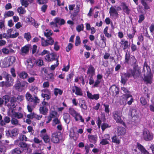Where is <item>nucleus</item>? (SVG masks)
<instances>
[{
    "mask_svg": "<svg viewBox=\"0 0 154 154\" xmlns=\"http://www.w3.org/2000/svg\"><path fill=\"white\" fill-rule=\"evenodd\" d=\"M62 134H58L57 133L54 132L52 134L51 136V140L54 143H59L60 140L63 141L64 140V138H61Z\"/></svg>",
    "mask_w": 154,
    "mask_h": 154,
    "instance_id": "9d476101",
    "label": "nucleus"
},
{
    "mask_svg": "<svg viewBox=\"0 0 154 154\" xmlns=\"http://www.w3.org/2000/svg\"><path fill=\"white\" fill-rule=\"evenodd\" d=\"M88 138L89 141L91 143H95L97 139V137L96 135H88Z\"/></svg>",
    "mask_w": 154,
    "mask_h": 154,
    "instance_id": "b1692460",
    "label": "nucleus"
},
{
    "mask_svg": "<svg viewBox=\"0 0 154 154\" xmlns=\"http://www.w3.org/2000/svg\"><path fill=\"white\" fill-rule=\"evenodd\" d=\"M27 83L25 81L20 82L18 81L15 85L14 87L16 90H17L21 92L24 90L25 86H27Z\"/></svg>",
    "mask_w": 154,
    "mask_h": 154,
    "instance_id": "6e6552de",
    "label": "nucleus"
},
{
    "mask_svg": "<svg viewBox=\"0 0 154 154\" xmlns=\"http://www.w3.org/2000/svg\"><path fill=\"white\" fill-rule=\"evenodd\" d=\"M17 11L20 14H23L25 13V9L22 7H18L17 9Z\"/></svg>",
    "mask_w": 154,
    "mask_h": 154,
    "instance_id": "603ef678",
    "label": "nucleus"
},
{
    "mask_svg": "<svg viewBox=\"0 0 154 154\" xmlns=\"http://www.w3.org/2000/svg\"><path fill=\"white\" fill-rule=\"evenodd\" d=\"M25 97L27 101L30 102H33L35 105L38 103L40 99L37 96H32L29 92H27L25 94Z\"/></svg>",
    "mask_w": 154,
    "mask_h": 154,
    "instance_id": "39448f33",
    "label": "nucleus"
},
{
    "mask_svg": "<svg viewBox=\"0 0 154 154\" xmlns=\"http://www.w3.org/2000/svg\"><path fill=\"white\" fill-rule=\"evenodd\" d=\"M22 152L19 148H16L13 149L11 152L12 154H20Z\"/></svg>",
    "mask_w": 154,
    "mask_h": 154,
    "instance_id": "3c124183",
    "label": "nucleus"
},
{
    "mask_svg": "<svg viewBox=\"0 0 154 154\" xmlns=\"http://www.w3.org/2000/svg\"><path fill=\"white\" fill-rule=\"evenodd\" d=\"M48 106H50V104L44 101L42 102L39 104L40 113L44 115H47L48 111Z\"/></svg>",
    "mask_w": 154,
    "mask_h": 154,
    "instance_id": "7ed1b4c3",
    "label": "nucleus"
},
{
    "mask_svg": "<svg viewBox=\"0 0 154 154\" xmlns=\"http://www.w3.org/2000/svg\"><path fill=\"white\" fill-rule=\"evenodd\" d=\"M143 137L146 141H149L152 140L153 138V134L151 133L147 129H144L143 132Z\"/></svg>",
    "mask_w": 154,
    "mask_h": 154,
    "instance_id": "0eeeda50",
    "label": "nucleus"
},
{
    "mask_svg": "<svg viewBox=\"0 0 154 154\" xmlns=\"http://www.w3.org/2000/svg\"><path fill=\"white\" fill-rule=\"evenodd\" d=\"M121 45L123 46V49L125 50L129 47V45L127 41L122 40L121 41Z\"/></svg>",
    "mask_w": 154,
    "mask_h": 154,
    "instance_id": "2f4dec72",
    "label": "nucleus"
},
{
    "mask_svg": "<svg viewBox=\"0 0 154 154\" xmlns=\"http://www.w3.org/2000/svg\"><path fill=\"white\" fill-rule=\"evenodd\" d=\"M103 58L105 60H108L109 59L112 60H114V57L111 56V54L107 52H105L103 56Z\"/></svg>",
    "mask_w": 154,
    "mask_h": 154,
    "instance_id": "7c9ffc66",
    "label": "nucleus"
},
{
    "mask_svg": "<svg viewBox=\"0 0 154 154\" xmlns=\"http://www.w3.org/2000/svg\"><path fill=\"white\" fill-rule=\"evenodd\" d=\"M87 96L88 98L92 100H98L100 97V95L99 94H95L92 95L89 91H87Z\"/></svg>",
    "mask_w": 154,
    "mask_h": 154,
    "instance_id": "412c9836",
    "label": "nucleus"
},
{
    "mask_svg": "<svg viewBox=\"0 0 154 154\" xmlns=\"http://www.w3.org/2000/svg\"><path fill=\"white\" fill-rule=\"evenodd\" d=\"M79 105L82 109L85 110L87 109V106L86 105L85 100H80L79 102Z\"/></svg>",
    "mask_w": 154,
    "mask_h": 154,
    "instance_id": "c85d7f7f",
    "label": "nucleus"
},
{
    "mask_svg": "<svg viewBox=\"0 0 154 154\" xmlns=\"http://www.w3.org/2000/svg\"><path fill=\"white\" fill-rule=\"evenodd\" d=\"M11 121V120L9 117L5 116L3 120L0 122V125L2 126H3L6 124L8 123Z\"/></svg>",
    "mask_w": 154,
    "mask_h": 154,
    "instance_id": "cd10ccee",
    "label": "nucleus"
},
{
    "mask_svg": "<svg viewBox=\"0 0 154 154\" xmlns=\"http://www.w3.org/2000/svg\"><path fill=\"white\" fill-rule=\"evenodd\" d=\"M116 6L115 7H111L110 8L109 13L111 16H117L118 13L116 10L115 9Z\"/></svg>",
    "mask_w": 154,
    "mask_h": 154,
    "instance_id": "393cba45",
    "label": "nucleus"
},
{
    "mask_svg": "<svg viewBox=\"0 0 154 154\" xmlns=\"http://www.w3.org/2000/svg\"><path fill=\"white\" fill-rule=\"evenodd\" d=\"M53 125L55 126L57 124H59L60 123V121L59 120L58 118H55L53 120Z\"/></svg>",
    "mask_w": 154,
    "mask_h": 154,
    "instance_id": "69168bd1",
    "label": "nucleus"
},
{
    "mask_svg": "<svg viewBox=\"0 0 154 154\" xmlns=\"http://www.w3.org/2000/svg\"><path fill=\"white\" fill-rule=\"evenodd\" d=\"M27 73L24 71L20 72L19 74V76L20 78L26 79L28 76Z\"/></svg>",
    "mask_w": 154,
    "mask_h": 154,
    "instance_id": "09e8293b",
    "label": "nucleus"
},
{
    "mask_svg": "<svg viewBox=\"0 0 154 154\" xmlns=\"http://www.w3.org/2000/svg\"><path fill=\"white\" fill-rule=\"evenodd\" d=\"M63 119L67 124H69L70 122V116L68 113H65L63 114Z\"/></svg>",
    "mask_w": 154,
    "mask_h": 154,
    "instance_id": "c756f323",
    "label": "nucleus"
},
{
    "mask_svg": "<svg viewBox=\"0 0 154 154\" xmlns=\"http://www.w3.org/2000/svg\"><path fill=\"white\" fill-rule=\"evenodd\" d=\"M26 64L27 66V67L29 68H31L33 66V63L32 62V60L31 59H28L27 60L26 63Z\"/></svg>",
    "mask_w": 154,
    "mask_h": 154,
    "instance_id": "37998d69",
    "label": "nucleus"
},
{
    "mask_svg": "<svg viewBox=\"0 0 154 154\" xmlns=\"http://www.w3.org/2000/svg\"><path fill=\"white\" fill-rule=\"evenodd\" d=\"M41 44L42 46L46 47L48 46V40H45L43 38H41Z\"/></svg>",
    "mask_w": 154,
    "mask_h": 154,
    "instance_id": "4d7b16f0",
    "label": "nucleus"
},
{
    "mask_svg": "<svg viewBox=\"0 0 154 154\" xmlns=\"http://www.w3.org/2000/svg\"><path fill=\"white\" fill-rule=\"evenodd\" d=\"M72 92L78 96H82L83 94L81 88L76 86L72 87Z\"/></svg>",
    "mask_w": 154,
    "mask_h": 154,
    "instance_id": "2eb2a0df",
    "label": "nucleus"
},
{
    "mask_svg": "<svg viewBox=\"0 0 154 154\" xmlns=\"http://www.w3.org/2000/svg\"><path fill=\"white\" fill-rule=\"evenodd\" d=\"M122 9L124 12L127 14H129L130 13V9L128 8V7L126 5L125 3L123 2L122 3Z\"/></svg>",
    "mask_w": 154,
    "mask_h": 154,
    "instance_id": "72a5a7b5",
    "label": "nucleus"
},
{
    "mask_svg": "<svg viewBox=\"0 0 154 154\" xmlns=\"http://www.w3.org/2000/svg\"><path fill=\"white\" fill-rule=\"evenodd\" d=\"M49 94H47L42 93L41 96L44 98L43 101L45 100H48L50 99V97L49 95Z\"/></svg>",
    "mask_w": 154,
    "mask_h": 154,
    "instance_id": "6e6d98bb",
    "label": "nucleus"
},
{
    "mask_svg": "<svg viewBox=\"0 0 154 154\" xmlns=\"http://www.w3.org/2000/svg\"><path fill=\"white\" fill-rule=\"evenodd\" d=\"M35 63L37 66L39 67H41L44 65L43 61L41 59L37 60L35 61Z\"/></svg>",
    "mask_w": 154,
    "mask_h": 154,
    "instance_id": "c03bdc74",
    "label": "nucleus"
},
{
    "mask_svg": "<svg viewBox=\"0 0 154 154\" xmlns=\"http://www.w3.org/2000/svg\"><path fill=\"white\" fill-rule=\"evenodd\" d=\"M2 52L5 54H8L10 52H13L14 50L11 49H8L6 48H4L2 49Z\"/></svg>",
    "mask_w": 154,
    "mask_h": 154,
    "instance_id": "a18cd8bd",
    "label": "nucleus"
},
{
    "mask_svg": "<svg viewBox=\"0 0 154 154\" xmlns=\"http://www.w3.org/2000/svg\"><path fill=\"white\" fill-rule=\"evenodd\" d=\"M0 66L2 68L8 67L10 66L6 57L3 60H2L0 63Z\"/></svg>",
    "mask_w": 154,
    "mask_h": 154,
    "instance_id": "5701e85b",
    "label": "nucleus"
},
{
    "mask_svg": "<svg viewBox=\"0 0 154 154\" xmlns=\"http://www.w3.org/2000/svg\"><path fill=\"white\" fill-rule=\"evenodd\" d=\"M80 43L81 41L80 37L79 36H76L75 43V46H78L80 44Z\"/></svg>",
    "mask_w": 154,
    "mask_h": 154,
    "instance_id": "774afa93",
    "label": "nucleus"
},
{
    "mask_svg": "<svg viewBox=\"0 0 154 154\" xmlns=\"http://www.w3.org/2000/svg\"><path fill=\"white\" fill-rule=\"evenodd\" d=\"M133 152L134 154H141L140 149L138 148V145H137V148L134 149L133 150Z\"/></svg>",
    "mask_w": 154,
    "mask_h": 154,
    "instance_id": "680f3d73",
    "label": "nucleus"
},
{
    "mask_svg": "<svg viewBox=\"0 0 154 154\" xmlns=\"http://www.w3.org/2000/svg\"><path fill=\"white\" fill-rule=\"evenodd\" d=\"M117 133L118 136L124 135L125 133V129L124 128L118 127L117 129Z\"/></svg>",
    "mask_w": 154,
    "mask_h": 154,
    "instance_id": "473e14b6",
    "label": "nucleus"
},
{
    "mask_svg": "<svg viewBox=\"0 0 154 154\" xmlns=\"http://www.w3.org/2000/svg\"><path fill=\"white\" fill-rule=\"evenodd\" d=\"M123 97L120 101V103L121 104L125 105L127 104L130 105L133 101V99L132 96L129 94H125L123 95Z\"/></svg>",
    "mask_w": 154,
    "mask_h": 154,
    "instance_id": "20e7f679",
    "label": "nucleus"
},
{
    "mask_svg": "<svg viewBox=\"0 0 154 154\" xmlns=\"http://www.w3.org/2000/svg\"><path fill=\"white\" fill-rule=\"evenodd\" d=\"M24 37L28 41L30 40L31 38V35L30 33L29 32H27L25 33Z\"/></svg>",
    "mask_w": 154,
    "mask_h": 154,
    "instance_id": "0e129e2a",
    "label": "nucleus"
},
{
    "mask_svg": "<svg viewBox=\"0 0 154 154\" xmlns=\"http://www.w3.org/2000/svg\"><path fill=\"white\" fill-rule=\"evenodd\" d=\"M22 6L27 7L29 5V0H20Z\"/></svg>",
    "mask_w": 154,
    "mask_h": 154,
    "instance_id": "de8ad7c7",
    "label": "nucleus"
},
{
    "mask_svg": "<svg viewBox=\"0 0 154 154\" xmlns=\"http://www.w3.org/2000/svg\"><path fill=\"white\" fill-rule=\"evenodd\" d=\"M18 134V129L17 128H14L11 130H8L6 134L8 136H9L12 138H14L17 136Z\"/></svg>",
    "mask_w": 154,
    "mask_h": 154,
    "instance_id": "f3484780",
    "label": "nucleus"
},
{
    "mask_svg": "<svg viewBox=\"0 0 154 154\" xmlns=\"http://www.w3.org/2000/svg\"><path fill=\"white\" fill-rule=\"evenodd\" d=\"M45 35L48 38L51 36L53 34L52 31L50 29H46L44 32Z\"/></svg>",
    "mask_w": 154,
    "mask_h": 154,
    "instance_id": "a19ab883",
    "label": "nucleus"
},
{
    "mask_svg": "<svg viewBox=\"0 0 154 154\" xmlns=\"http://www.w3.org/2000/svg\"><path fill=\"white\" fill-rule=\"evenodd\" d=\"M110 127V126H109L107 124L105 123H103L101 126V128L103 131H104L106 128Z\"/></svg>",
    "mask_w": 154,
    "mask_h": 154,
    "instance_id": "338daca9",
    "label": "nucleus"
},
{
    "mask_svg": "<svg viewBox=\"0 0 154 154\" xmlns=\"http://www.w3.org/2000/svg\"><path fill=\"white\" fill-rule=\"evenodd\" d=\"M45 143H48L50 142V138L48 134L45 135H42L41 137Z\"/></svg>",
    "mask_w": 154,
    "mask_h": 154,
    "instance_id": "49530a36",
    "label": "nucleus"
},
{
    "mask_svg": "<svg viewBox=\"0 0 154 154\" xmlns=\"http://www.w3.org/2000/svg\"><path fill=\"white\" fill-rule=\"evenodd\" d=\"M129 114L131 115L132 118L134 120H136L138 118V113L135 109H130L129 111Z\"/></svg>",
    "mask_w": 154,
    "mask_h": 154,
    "instance_id": "6ab92c4d",
    "label": "nucleus"
},
{
    "mask_svg": "<svg viewBox=\"0 0 154 154\" xmlns=\"http://www.w3.org/2000/svg\"><path fill=\"white\" fill-rule=\"evenodd\" d=\"M59 56L56 54L53 53H49L45 58V59L48 62L54 60L57 61L58 60Z\"/></svg>",
    "mask_w": 154,
    "mask_h": 154,
    "instance_id": "ddd939ff",
    "label": "nucleus"
},
{
    "mask_svg": "<svg viewBox=\"0 0 154 154\" xmlns=\"http://www.w3.org/2000/svg\"><path fill=\"white\" fill-rule=\"evenodd\" d=\"M100 140V143L102 145L109 144L110 140V137L109 134H105L102 137H99Z\"/></svg>",
    "mask_w": 154,
    "mask_h": 154,
    "instance_id": "9b49d317",
    "label": "nucleus"
},
{
    "mask_svg": "<svg viewBox=\"0 0 154 154\" xmlns=\"http://www.w3.org/2000/svg\"><path fill=\"white\" fill-rule=\"evenodd\" d=\"M87 74L88 77L93 76L95 74V69L91 65L88 66L87 71Z\"/></svg>",
    "mask_w": 154,
    "mask_h": 154,
    "instance_id": "aec40b11",
    "label": "nucleus"
},
{
    "mask_svg": "<svg viewBox=\"0 0 154 154\" xmlns=\"http://www.w3.org/2000/svg\"><path fill=\"white\" fill-rule=\"evenodd\" d=\"M15 97H12L11 98L9 102L6 105L9 109V113H13L17 105Z\"/></svg>",
    "mask_w": 154,
    "mask_h": 154,
    "instance_id": "423d86ee",
    "label": "nucleus"
},
{
    "mask_svg": "<svg viewBox=\"0 0 154 154\" xmlns=\"http://www.w3.org/2000/svg\"><path fill=\"white\" fill-rule=\"evenodd\" d=\"M130 72L131 74V76H133L134 79L141 76L140 69L138 66L134 67L133 70H131Z\"/></svg>",
    "mask_w": 154,
    "mask_h": 154,
    "instance_id": "1a4fd4ad",
    "label": "nucleus"
},
{
    "mask_svg": "<svg viewBox=\"0 0 154 154\" xmlns=\"http://www.w3.org/2000/svg\"><path fill=\"white\" fill-rule=\"evenodd\" d=\"M131 77V74L130 72H127L123 74L121 76V83L124 84H125L128 79Z\"/></svg>",
    "mask_w": 154,
    "mask_h": 154,
    "instance_id": "4468645a",
    "label": "nucleus"
},
{
    "mask_svg": "<svg viewBox=\"0 0 154 154\" xmlns=\"http://www.w3.org/2000/svg\"><path fill=\"white\" fill-rule=\"evenodd\" d=\"M24 98V95H18L17 97H15V99H16V102L17 100L18 101H22Z\"/></svg>",
    "mask_w": 154,
    "mask_h": 154,
    "instance_id": "052dcab7",
    "label": "nucleus"
},
{
    "mask_svg": "<svg viewBox=\"0 0 154 154\" xmlns=\"http://www.w3.org/2000/svg\"><path fill=\"white\" fill-rule=\"evenodd\" d=\"M130 54L129 52L127 51L126 52L125 54V62L127 63H128L129 60L130 59Z\"/></svg>",
    "mask_w": 154,
    "mask_h": 154,
    "instance_id": "13d9d810",
    "label": "nucleus"
},
{
    "mask_svg": "<svg viewBox=\"0 0 154 154\" xmlns=\"http://www.w3.org/2000/svg\"><path fill=\"white\" fill-rule=\"evenodd\" d=\"M11 113L12 114L13 117L18 119H21L23 117V114L19 112H15L14 111L13 113Z\"/></svg>",
    "mask_w": 154,
    "mask_h": 154,
    "instance_id": "a878e982",
    "label": "nucleus"
},
{
    "mask_svg": "<svg viewBox=\"0 0 154 154\" xmlns=\"http://www.w3.org/2000/svg\"><path fill=\"white\" fill-rule=\"evenodd\" d=\"M109 91L113 96L116 95L119 93V88L115 85H113L110 87Z\"/></svg>",
    "mask_w": 154,
    "mask_h": 154,
    "instance_id": "a211bd4d",
    "label": "nucleus"
},
{
    "mask_svg": "<svg viewBox=\"0 0 154 154\" xmlns=\"http://www.w3.org/2000/svg\"><path fill=\"white\" fill-rule=\"evenodd\" d=\"M11 122L12 125L16 126L19 125V121L18 119L13 117H12Z\"/></svg>",
    "mask_w": 154,
    "mask_h": 154,
    "instance_id": "ea45409f",
    "label": "nucleus"
},
{
    "mask_svg": "<svg viewBox=\"0 0 154 154\" xmlns=\"http://www.w3.org/2000/svg\"><path fill=\"white\" fill-rule=\"evenodd\" d=\"M54 22L59 25H63L65 23V21L64 19L59 17L56 18L54 19Z\"/></svg>",
    "mask_w": 154,
    "mask_h": 154,
    "instance_id": "f704fd0d",
    "label": "nucleus"
},
{
    "mask_svg": "<svg viewBox=\"0 0 154 154\" xmlns=\"http://www.w3.org/2000/svg\"><path fill=\"white\" fill-rule=\"evenodd\" d=\"M3 99L5 100V104L6 105L9 102L10 100V96L8 95H5L2 97Z\"/></svg>",
    "mask_w": 154,
    "mask_h": 154,
    "instance_id": "8fccbe9b",
    "label": "nucleus"
},
{
    "mask_svg": "<svg viewBox=\"0 0 154 154\" xmlns=\"http://www.w3.org/2000/svg\"><path fill=\"white\" fill-rule=\"evenodd\" d=\"M138 147L139 149H140L141 153H142L143 154H149V152L141 145L140 144H138Z\"/></svg>",
    "mask_w": 154,
    "mask_h": 154,
    "instance_id": "e433bc0d",
    "label": "nucleus"
},
{
    "mask_svg": "<svg viewBox=\"0 0 154 154\" xmlns=\"http://www.w3.org/2000/svg\"><path fill=\"white\" fill-rule=\"evenodd\" d=\"M6 58L10 66L12 65L15 62L16 60L15 57L13 56H11L6 57Z\"/></svg>",
    "mask_w": 154,
    "mask_h": 154,
    "instance_id": "bb28decb",
    "label": "nucleus"
},
{
    "mask_svg": "<svg viewBox=\"0 0 154 154\" xmlns=\"http://www.w3.org/2000/svg\"><path fill=\"white\" fill-rule=\"evenodd\" d=\"M5 27V21L4 20H0V29H4Z\"/></svg>",
    "mask_w": 154,
    "mask_h": 154,
    "instance_id": "bf43d9fd",
    "label": "nucleus"
},
{
    "mask_svg": "<svg viewBox=\"0 0 154 154\" xmlns=\"http://www.w3.org/2000/svg\"><path fill=\"white\" fill-rule=\"evenodd\" d=\"M84 29V25L82 24L78 25L76 27V29L78 32L83 31Z\"/></svg>",
    "mask_w": 154,
    "mask_h": 154,
    "instance_id": "5fc2aeb1",
    "label": "nucleus"
},
{
    "mask_svg": "<svg viewBox=\"0 0 154 154\" xmlns=\"http://www.w3.org/2000/svg\"><path fill=\"white\" fill-rule=\"evenodd\" d=\"M63 93V91L60 89L58 88H55L54 89V94L56 96H57L58 94L61 95Z\"/></svg>",
    "mask_w": 154,
    "mask_h": 154,
    "instance_id": "79ce46f5",
    "label": "nucleus"
},
{
    "mask_svg": "<svg viewBox=\"0 0 154 154\" xmlns=\"http://www.w3.org/2000/svg\"><path fill=\"white\" fill-rule=\"evenodd\" d=\"M112 142L119 144L120 143V140L116 136H113L112 138Z\"/></svg>",
    "mask_w": 154,
    "mask_h": 154,
    "instance_id": "864d4df0",
    "label": "nucleus"
},
{
    "mask_svg": "<svg viewBox=\"0 0 154 154\" xmlns=\"http://www.w3.org/2000/svg\"><path fill=\"white\" fill-rule=\"evenodd\" d=\"M48 46L49 45H53L54 43V41L53 38L51 37H49L47 39Z\"/></svg>",
    "mask_w": 154,
    "mask_h": 154,
    "instance_id": "e2e57ef3",
    "label": "nucleus"
},
{
    "mask_svg": "<svg viewBox=\"0 0 154 154\" xmlns=\"http://www.w3.org/2000/svg\"><path fill=\"white\" fill-rule=\"evenodd\" d=\"M29 46L28 45H25L21 48V52L22 54H26L29 51Z\"/></svg>",
    "mask_w": 154,
    "mask_h": 154,
    "instance_id": "4c0bfd02",
    "label": "nucleus"
},
{
    "mask_svg": "<svg viewBox=\"0 0 154 154\" xmlns=\"http://www.w3.org/2000/svg\"><path fill=\"white\" fill-rule=\"evenodd\" d=\"M6 80V86L9 87L12 86L13 84L14 79L11 77L10 75L7 74L5 78Z\"/></svg>",
    "mask_w": 154,
    "mask_h": 154,
    "instance_id": "dca6fc26",
    "label": "nucleus"
},
{
    "mask_svg": "<svg viewBox=\"0 0 154 154\" xmlns=\"http://www.w3.org/2000/svg\"><path fill=\"white\" fill-rule=\"evenodd\" d=\"M57 113L54 110H50L49 115L48 116L51 119L53 118H55L57 117Z\"/></svg>",
    "mask_w": 154,
    "mask_h": 154,
    "instance_id": "c9c22d12",
    "label": "nucleus"
},
{
    "mask_svg": "<svg viewBox=\"0 0 154 154\" xmlns=\"http://www.w3.org/2000/svg\"><path fill=\"white\" fill-rule=\"evenodd\" d=\"M14 143L15 144L19 146L22 148H29V147L28 146V145L26 143L19 140H17L15 141Z\"/></svg>",
    "mask_w": 154,
    "mask_h": 154,
    "instance_id": "4be33fe9",
    "label": "nucleus"
},
{
    "mask_svg": "<svg viewBox=\"0 0 154 154\" xmlns=\"http://www.w3.org/2000/svg\"><path fill=\"white\" fill-rule=\"evenodd\" d=\"M69 113L74 117L75 121H80L82 123H84V119L79 113L76 111L74 109L70 108L68 111Z\"/></svg>",
    "mask_w": 154,
    "mask_h": 154,
    "instance_id": "f03ea898",
    "label": "nucleus"
},
{
    "mask_svg": "<svg viewBox=\"0 0 154 154\" xmlns=\"http://www.w3.org/2000/svg\"><path fill=\"white\" fill-rule=\"evenodd\" d=\"M14 14V12L13 11H5L4 14V17L5 18L8 17L12 16Z\"/></svg>",
    "mask_w": 154,
    "mask_h": 154,
    "instance_id": "58836bf2",
    "label": "nucleus"
},
{
    "mask_svg": "<svg viewBox=\"0 0 154 154\" xmlns=\"http://www.w3.org/2000/svg\"><path fill=\"white\" fill-rule=\"evenodd\" d=\"M114 119L116 122L121 124H123V122L121 119V113L118 111L114 112L112 113Z\"/></svg>",
    "mask_w": 154,
    "mask_h": 154,
    "instance_id": "f8f14e48",
    "label": "nucleus"
},
{
    "mask_svg": "<svg viewBox=\"0 0 154 154\" xmlns=\"http://www.w3.org/2000/svg\"><path fill=\"white\" fill-rule=\"evenodd\" d=\"M143 72L144 73L143 80L146 84H151L152 82V75L150 67L148 65L146 62L144 63Z\"/></svg>",
    "mask_w": 154,
    "mask_h": 154,
    "instance_id": "f257e3e1",
    "label": "nucleus"
}]
</instances>
